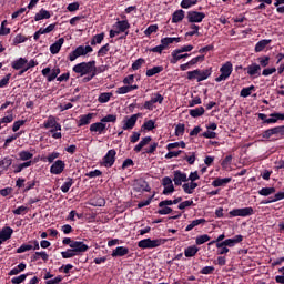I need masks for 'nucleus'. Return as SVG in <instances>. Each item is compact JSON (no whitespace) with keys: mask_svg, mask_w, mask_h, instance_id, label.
I'll return each mask as SVG.
<instances>
[{"mask_svg":"<svg viewBox=\"0 0 284 284\" xmlns=\"http://www.w3.org/2000/svg\"><path fill=\"white\" fill-rule=\"evenodd\" d=\"M103 39H105V33L95 34L91 40V45L103 43Z\"/></svg>","mask_w":284,"mask_h":284,"instance_id":"nucleus-42","label":"nucleus"},{"mask_svg":"<svg viewBox=\"0 0 284 284\" xmlns=\"http://www.w3.org/2000/svg\"><path fill=\"white\" fill-rule=\"evenodd\" d=\"M284 136V125L275 126L263 132V139H270L271 136Z\"/></svg>","mask_w":284,"mask_h":284,"instance_id":"nucleus-9","label":"nucleus"},{"mask_svg":"<svg viewBox=\"0 0 284 284\" xmlns=\"http://www.w3.org/2000/svg\"><path fill=\"white\" fill-rule=\"evenodd\" d=\"M242 241L243 235H235L233 239H226L221 243H216V247H223V245H225L226 247H234L235 245H237V243H241Z\"/></svg>","mask_w":284,"mask_h":284,"instance_id":"nucleus-10","label":"nucleus"},{"mask_svg":"<svg viewBox=\"0 0 284 284\" xmlns=\"http://www.w3.org/2000/svg\"><path fill=\"white\" fill-rule=\"evenodd\" d=\"M63 170H65V162L62 160H57L51 166L50 172L51 174H63Z\"/></svg>","mask_w":284,"mask_h":284,"instance_id":"nucleus-13","label":"nucleus"},{"mask_svg":"<svg viewBox=\"0 0 284 284\" xmlns=\"http://www.w3.org/2000/svg\"><path fill=\"white\" fill-rule=\"evenodd\" d=\"M143 128H144V130H148L149 132L154 130L155 126H154L153 120H149V121L144 122Z\"/></svg>","mask_w":284,"mask_h":284,"instance_id":"nucleus-64","label":"nucleus"},{"mask_svg":"<svg viewBox=\"0 0 284 284\" xmlns=\"http://www.w3.org/2000/svg\"><path fill=\"white\" fill-rule=\"evenodd\" d=\"M183 19H185V11L183 9L176 10L172 14V23H181Z\"/></svg>","mask_w":284,"mask_h":284,"instance_id":"nucleus-27","label":"nucleus"},{"mask_svg":"<svg viewBox=\"0 0 284 284\" xmlns=\"http://www.w3.org/2000/svg\"><path fill=\"white\" fill-rule=\"evenodd\" d=\"M197 187L199 184L196 182H189L182 185V190L185 192V194H194V190Z\"/></svg>","mask_w":284,"mask_h":284,"instance_id":"nucleus-24","label":"nucleus"},{"mask_svg":"<svg viewBox=\"0 0 284 284\" xmlns=\"http://www.w3.org/2000/svg\"><path fill=\"white\" fill-rule=\"evenodd\" d=\"M116 161V151L111 149L103 158V165L104 168H112L114 162Z\"/></svg>","mask_w":284,"mask_h":284,"instance_id":"nucleus-11","label":"nucleus"},{"mask_svg":"<svg viewBox=\"0 0 284 284\" xmlns=\"http://www.w3.org/2000/svg\"><path fill=\"white\" fill-rule=\"evenodd\" d=\"M152 141L151 136L143 138L138 145L134 146V152H141L145 145H148Z\"/></svg>","mask_w":284,"mask_h":284,"instance_id":"nucleus-33","label":"nucleus"},{"mask_svg":"<svg viewBox=\"0 0 284 284\" xmlns=\"http://www.w3.org/2000/svg\"><path fill=\"white\" fill-rule=\"evenodd\" d=\"M187 19L190 23H201L205 19V14L199 11H190L187 13Z\"/></svg>","mask_w":284,"mask_h":284,"instance_id":"nucleus-16","label":"nucleus"},{"mask_svg":"<svg viewBox=\"0 0 284 284\" xmlns=\"http://www.w3.org/2000/svg\"><path fill=\"white\" fill-rule=\"evenodd\" d=\"M32 244H22L20 247L17 248V254H23V252H30V250H41L39 245V241H33Z\"/></svg>","mask_w":284,"mask_h":284,"instance_id":"nucleus-17","label":"nucleus"},{"mask_svg":"<svg viewBox=\"0 0 284 284\" xmlns=\"http://www.w3.org/2000/svg\"><path fill=\"white\" fill-rule=\"evenodd\" d=\"M60 74H61V69L59 67H55L53 69H50V67H47L42 70V77H45L49 83L54 81V79H59L58 77Z\"/></svg>","mask_w":284,"mask_h":284,"instance_id":"nucleus-6","label":"nucleus"},{"mask_svg":"<svg viewBox=\"0 0 284 284\" xmlns=\"http://www.w3.org/2000/svg\"><path fill=\"white\" fill-rule=\"evenodd\" d=\"M22 125H26V120L16 121L12 125V132H19Z\"/></svg>","mask_w":284,"mask_h":284,"instance_id":"nucleus-62","label":"nucleus"},{"mask_svg":"<svg viewBox=\"0 0 284 284\" xmlns=\"http://www.w3.org/2000/svg\"><path fill=\"white\" fill-rule=\"evenodd\" d=\"M9 114L0 119V126L7 125L8 123H12L14 121V114H12V111L8 112Z\"/></svg>","mask_w":284,"mask_h":284,"instance_id":"nucleus-41","label":"nucleus"},{"mask_svg":"<svg viewBox=\"0 0 284 284\" xmlns=\"http://www.w3.org/2000/svg\"><path fill=\"white\" fill-rule=\"evenodd\" d=\"M63 43H65V39L60 38L53 44H51L50 45L51 54H59V52H61V48L63 47Z\"/></svg>","mask_w":284,"mask_h":284,"instance_id":"nucleus-23","label":"nucleus"},{"mask_svg":"<svg viewBox=\"0 0 284 284\" xmlns=\"http://www.w3.org/2000/svg\"><path fill=\"white\" fill-rule=\"evenodd\" d=\"M12 234H14V230H12L10 226H4L0 231V239L3 243H6V241H10V239H12Z\"/></svg>","mask_w":284,"mask_h":284,"instance_id":"nucleus-21","label":"nucleus"},{"mask_svg":"<svg viewBox=\"0 0 284 284\" xmlns=\"http://www.w3.org/2000/svg\"><path fill=\"white\" fill-rule=\"evenodd\" d=\"M72 185H74V180L72 178H68L61 186V192H63V194H68V192H70V187H72Z\"/></svg>","mask_w":284,"mask_h":284,"instance_id":"nucleus-34","label":"nucleus"},{"mask_svg":"<svg viewBox=\"0 0 284 284\" xmlns=\"http://www.w3.org/2000/svg\"><path fill=\"white\" fill-rule=\"evenodd\" d=\"M181 43V38H162L161 44L163 45L164 50L168 45H172V43Z\"/></svg>","mask_w":284,"mask_h":284,"instance_id":"nucleus-32","label":"nucleus"},{"mask_svg":"<svg viewBox=\"0 0 284 284\" xmlns=\"http://www.w3.org/2000/svg\"><path fill=\"white\" fill-rule=\"evenodd\" d=\"M163 95L161 94V93H152V95H151V102H153V104L154 103H163Z\"/></svg>","mask_w":284,"mask_h":284,"instance_id":"nucleus-53","label":"nucleus"},{"mask_svg":"<svg viewBox=\"0 0 284 284\" xmlns=\"http://www.w3.org/2000/svg\"><path fill=\"white\" fill-rule=\"evenodd\" d=\"M173 181L175 185H183V183H187L189 181L187 174L176 170L173 172Z\"/></svg>","mask_w":284,"mask_h":284,"instance_id":"nucleus-15","label":"nucleus"},{"mask_svg":"<svg viewBox=\"0 0 284 284\" xmlns=\"http://www.w3.org/2000/svg\"><path fill=\"white\" fill-rule=\"evenodd\" d=\"M274 192H276V189L274 187H263L258 191V194L261 196H270V194H274Z\"/></svg>","mask_w":284,"mask_h":284,"instance_id":"nucleus-45","label":"nucleus"},{"mask_svg":"<svg viewBox=\"0 0 284 284\" xmlns=\"http://www.w3.org/2000/svg\"><path fill=\"white\" fill-rule=\"evenodd\" d=\"M210 239H211L210 235L203 234L195 239V243H196V245H203V243H207V241H210Z\"/></svg>","mask_w":284,"mask_h":284,"instance_id":"nucleus-49","label":"nucleus"},{"mask_svg":"<svg viewBox=\"0 0 284 284\" xmlns=\"http://www.w3.org/2000/svg\"><path fill=\"white\" fill-rule=\"evenodd\" d=\"M199 253V247L196 246H189L184 250V255L186 256V258H192V256H196V254Z\"/></svg>","mask_w":284,"mask_h":284,"instance_id":"nucleus-37","label":"nucleus"},{"mask_svg":"<svg viewBox=\"0 0 284 284\" xmlns=\"http://www.w3.org/2000/svg\"><path fill=\"white\" fill-rule=\"evenodd\" d=\"M145 63V59L139 58L132 63V70H140L141 65Z\"/></svg>","mask_w":284,"mask_h":284,"instance_id":"nucleus-60","label":"nucleus"},{"mask_svg":"<svg viewBox=\"0 0 284 284\" xmlns=\"http://www.w3.org/2000/svg\"><path fill=\"white\" fill-rule=\"evenodd\" d=\"M244 70H246L248 77H258L261 74V65L256 62L250 64Z\"/></svg>","mask_w":284,"mask_h":284,"instance_id":"nucleus-20","label":"nucleus"},{"mask_svg":"<svg viewBox=\"0 0 284 284\" xmlns=\"http://www.w3.org/2000/svg\"><path fill=\"white\" fill-rule=\"evenodd\" d=\"M139 113L125 116L122 121V130H133L134 125H136V121H139Z\"/></svg>","mask_w":284,"mask_h":284,"instance_id":"nucleus-8","label":"nucleus"},{"mask_svg":"<svg viewBox=\"0 0 284 284\" xmlns=\"http://www.w3.org/2000/svg\"><path fill=\"white\" fill-rule=\"evenodd\" d=\"M257 61L260 63V67H262V68H267V65H270V57H267V55L260 57L257 59Z\"/></svg>","mask_w":284,"mask_h":284,"instance_id":"nucleus-56","label":"nucleus"},{"mask_svg":"<svg viewBox=\"0 0 284 284\" xmlns=\"http://www.w3.org/2000/svg\"><path fill=\"white\" fill-rule=\"evenodd\" d=\"M185 134V124L179 123L175 126V136H183Z\"/></svg>","mask_w":284,"mask_h":284,"instance_id":"nucleus-51","label":"nucleus"},{"mask_svg":"<svg viewBox=\"0 0 284 284\" xmlns=\"http://www.w3.org/2000/svg\"><path fill=\"white\" fill-rule=\"evenodd\" d=\"M255 90H256V87L254 85L243 88L240 92V97H243V99H247V97H250L252 92H254Z\"/></svg>","mask_w":284,"mask_h":284,"instance_id":"nucleus-40","label":"nucleus"},{"mask_svg":"<svg viewBox=\"0 0 284 284\" xmlns=\"http://www.w3.org/2000/svg\"><path fill=\"white\" fill-rule=\"evenodd\" d=\"M106 130H108V124L103 123L102 120H100V122H95L90 125V132H95V134H105Z\"/></svg>","mask_w":284,"mask_h":284,"instance_id":"nucleus-14","label":"nucleus"},{"mask_svg":"<svg viewBox=\"0 0 284 284\" xmlns=\"http://www.w3.org/2000/svg\"><path fill=\"white\" fill-rule=\"evenodd\" d=\"M12 165V159L10 158H4L0 161V168H3V170H8Z\"/></svg>","mask_w":284,"mask_h":284,"instance_id":"nucleus-55","label":"nucleus"},{"mask_svg":"<svg viewBox=\"0 0 284 284\" xmlns=\"http://www.w3.org/2000/svg\"><path fill=\"white\" fill-rule=\"evenodd\" d=\"M234 71V65L232 62L227 61L220 68L221 74L215 78L216 83H221V81H227L230 77H232V72Z\"/></svg>","mask_w":284,"mask_h":284,"instance_id":"nucleus-3","label":"nucleus"},{"mask_svg":"<svg viewBox=\"0 0 284 284\" xmlns=\"http://www.w3.org/2000/svg\"><path fill=\"white\" fill-rule=\"evenodd\" d=\"M159 30V26L156 24H151L149 26L145 31H144V34L145 37H150L151 34H154V32H156Z\"/></svg>","mask_w":284,"mask_h":284,"instance_id":"nucleus-52","label":"nucleus"},{"mask_svg":"<svg viewBox=\"0 0 284 284\" xmlns=\"http://www.w3.org/2000/svg\"><path fill=\"white\" fill-rule=\"evenodd\" d=\"M112 99V92L101 93L98 98L99 103H108Z\"/></svg>","mask_w":284,"mask_h":284,"instance_id":"nucleus-43","label":"nucleus"},{"mask_svg":"<svg viewBox=\"0 0 284 284\" xmlns=\"http://www.w3.org/2000/svg\"><path fill=\"white\" fill-rule=\"evenodd\" d=\"M92 119H94V113H88L80 116L78 121V128H83V125H90L92 123Z\"/></svg>","mask_w":284,"mask_h":284,"instance_id":"nucleus-22","label":"nucleus"},{"mask_svg":"<svg viewBox=\"0 0 284 284\" xmlns=\"http://www.w3.org/2000/svg\"><path fill=\"white\" fill-rule=\"evenodd\" d=\"M102 123H114L116 121V114H108L101 119Z\"/></svg>","mask_w":284,"mask_h":284,"instance_id":"nucleus-54","label":"nucleus"},{"mask_svg":"<svg viewBox=\"0 0 284 284\" xmlns=\"http://www.w3.org/2000/svg\"><path fill=\"white\" fill-rule=\"evenodd\" d=\"M160 245H163V240L144 239L138 242L140 250H154V247H160Z\"/></svg>","mask_w":284,"mask_h":284,"instance_id":"nucleus-4","label":"nucleus"},{"mask_svg":"<svg viewBox=\"0 0 284 284\" xmlns=\"http://www.w3.org/2000/svg\"><path fill=\"white\" fill-rule=\"evenodd\" d=\"M163 70V67H153L152 69L146 70V77H154V74H160Z\"/></svg>","mask_w":284,"mask_h":284,"instance_id":"nucleus-48","label":"nucleus"},{"mask_svg":"<svg viewBox=\"0 0 284 284\" xmlns=\"http://www.w3.org/2000/svg\"><path fill=\"white\" fill-rule=\"evenodd\" d=\"M8 26V21L4 20L1 23V28H0V37H6V34H10V28L6 27Z\"/></svg>","mask_w":284,"mask_h":284,"instance_id":"nucleus-47","label":"nucleus"},{"mask_svg":"<svg viewBox=\"0 0 284 284\" xmlns=\"http://www.w3.org/2000/svg\"><path fill=\"white\" fill-rule=\"evenodd\" d=\"M171 60L170 63H172L173 65L179 63V61H181V59H187V57H190L189 53H184L179 51L178 49L173 50L171 53Z\"/></svg>","mask_w":284,"mask_h":284,"instance_id":"nucleus-19","label":"nucleus"},{"mask_svg":"<svg viewBox=\"0 0 284 284\" xmlns=\"http://www.w3.org/2000/svg\"><path fill=\"white\" fill-rule=\"evenodd\" d=\"M197 1L196 0H182L181 1V8H184L187 10L189 8H192V6H196Z\"/></svg>","mask_w":284,"mask_h":284,"instance_id":"nucleus-50","label":"nucleus"},{"mask_svg":"<svg viewBox=\"0 0 284 284\" xmlns=\"http://www.w3.org/2000/svg\"><path fill=\"white\" fill-rule=\"evenodd\" d=\"M168 150H174L176 148H185V142L181 141V142H174V143H170L168 144Z\"/></svg>","mask_w":284,"mask_h":284,"instance_id":"nucleus-63","label":"nucleus"},{"mask_svg":"<svg viewBox=\"0 0 284 284\" xmlns=\"http://www.w3.org/2000/svg\"><path fill=\"white\" fill-rule=\"evenodd\" d=\"M61 256L62 258H74V256H78V255L74 252V250L71 247V248H68L67 251H62Z\"/></svg>","mask_w":284,"mask_h":284,"instance_id":"nucleus-44","label":"nucleus"},{"mask_svg":"<svg viewBox=\"0 0 284 284\" xmlns=\"http://www.w3.org/2000/svg\"><path fill=\"white\" fill-rule=\"evenodd\" d=\"M26 278H28V274H22L20 276L12 277L11 283L12 284H21V283H23V281H26Z\"/></svg>","mask_w":284,"mask_h":284,"instance_id":"nucleus-57","label":"nucleus"},{"mask_svg":"<svg viewBox=\"0 0 284 284\" xmlns=\"http://www.w3.org/2000/svg\"><path fill=\"white\" fill-rule=\"evenodd\" d=\"M272 43V40H261L255 44V52H263L265 48H267V45H270Z\"/></svg>","mask_w":284,"mask_h":284,"instance_id":"nucleus-29","label":"nucleus"},{"mask_svg":"<svg viewBox=\"0 0 284 284\" xmlns=\"http://www.w3.org/2000/svg\"><path fill=\"white\" fill-rule=\"evenodd\" d=\"M232 182V178H217L212 182L213 187H221Z\"/></svg>","mask_w":284,"mask_h":284,"instance_id":"nucleus-28","label":"nucleus"},{"mask_svg":"<svg viewBox=\"0 0 284 284\" xmlns=\"http://www.w3.org/2000/svg\"><path fill=\"white\" fill-rule=\"evenodd\" d=\"M71 247L73 252L77 253L78 256H81V254L85 253L87 250H90V246H88V244L81 241H74L71 244Z\"/></svg>","mask_w":284,"mask_h":284,"instance_id":"nucleus-12","label":"nucleus"},{"mask_svg":"<svg viewBox=\"0 0 284 284\" xmlns=\"http://www.w3.org/2000/svg\"><path fill=\"white\" fill-rule=\"evenodd\" d=\"M43 128L49 130V132H61V125L57 122V118L54 115H49L48 119L43 123Z\"/></svg>","mask_w":284,"mask_h":284,"instance_id":"nucleus-5","label":"nucleus"},{"mask_svg":"<svg viewBox=\"0 0 284 284\" xmlns=\"http://www.w3.org/2000/svg\"><path fill=\"white\" fill-rule=\"evenodd\" d=\"M207 221L205 219H197L193 220L185 229V232H192L194 227H197V225H203V223H206Z\"/></svg>","mask_w":284,"mask_h":284,"instance_id":"nucleus-31","label":"nucleus"},{"mask_svg":"<svg viewBox=\"0 0 284 284\" xmlns=\"http://www.w3.org/2000/svg\"><path fill=\"white\" fill-rule=\"evenodd\" d=\"M26 41H28V38L21 34H17L13 39L14 45H19V43H26Z\"/></svg>","mask_w":284,"mask_h":284,"instance_id":"nucleus-61","label":"nucleus"},{"mask_svg":"<svg viewBox=\"0 0 284 284\" xmlns=\"http://www.w3.org/2000/svg\"><path fill=\"white\" fill-rule=\"evenodd\" d=\"M230 216L236 217V216H252L254 214V209L252 206L243 207V209H233L229 212Z\"/></svg>","mask_w":284,"mask_h":284,"instance_id":"nucleus-7","label":"nucleus"},{"mask_svg":"<svg viewBox=\"0 0 284 284\" xmlns=\"http://www.w3.org/2000/svg\"><path fill=\"white\" fill-rule=\"evenodd\" d=\"M13 214H16V216H21V214H28V206H19L18 209L13 210Z\"/></svg>","mask_w":284,"mask_h":284,"instance_id":"nucleus-58","label":"nucleus"},{"mask_svg":"<svg viewBox=\"0 0 284 284\" xmlns=\"http://www.w3.org/2000/svg\"><path fill=\"white\" fill-rule=\"evenodd\" d=\"M108 52H110V44L106 43L100 48V50L98 51V57H105Z\"/></svg>","mask_w":284,"mask_h":284,"instance_id":"nucleus-59","label":"nucleus"},{"mask_svg":"<svg viewBox=\"0 0 284 284\" xmlns=\"http://www.w3.org/2000/svg\"><path fill=\"white\" fill-rule=\"evenodd\" d=\"M28 64V60L24 58H19L18 60L12 62L13 70H21L22 68H26Z\"/></svg>","mask_w":284,"mask_h":284,"instance_id":"nucleus-30","label":"nucleus"},{"mask_svg":"<svg viewBox=\"0 0 284 284\" xmlns=\"http://www.w3.org/2000/svg\"><path fill=\"white\" fill-rule=\"evenodd\" d=\"M162 185L164 187L163 194L168 195L174 192V183H172L170 176H165L162 179Z\"/></svg>","mask_w":284,"mask_h":284,"instance_id":"nucleus-18","label":"nucleus"},{"mask_svg":"<svg viewBox=\"0 0 284 284\" xmlns=\"http://www.w3.org/2000/svg\"><path fill=\"white\" fill-rule=\"evenodd\" d=\"M39 258H42V261L47 262L48 258H50V255H48V253L44 252V251L36 252V253L32 255V261H39Z\"/></svg>","mask_w":284,"mask_h":284,"instance_id":"nucleus-39","label":"nucleus"},{"mask_svg":"<svg viewBox=\"0 0 284 284\" xmlns=\"http://www.w3.org/2000/svg\"><path fill=\"white\" fill-rule=\"evenodd\" d=\"M50 11L41 9L34 17V21H42V19H50Z\"/></svg>","mask_w":284,"mask_h":284,"instance_id":"nucleus-36","label":"nucleus"},{"mask_svg":"<svg viewBox=\"0 0 284 284\" xmlns=\"http://www.w3.org/2000/svg\"><path fill=\"white\" fill-rule=\"evenodd\" d=\"M130 253V250L125 246H118L115 250H113L111 256L115 258L116 256H125Z\"/></svg>","mask_w":284,"mask_h":284,"instance_id":"nucleus-26","label":"nucleus"},{"mask_svg":"<svg viewBox=\"0 0 284 284\" xmlns=\"http://www.w3.org/2000/svg\"><path fill=\"white\" fill-rule=\"evenodd\" d=\"M212 74V72L210 70H205V71H200L197 73V81H205V79H207L210 75Z\"/></svg>","mask_w":284,"mask_h":284,"instance_id":"nucleus-46","label":"nucleus"},{"mask_svg":"<svg viewBox=\"0 0 284 284\" xmlns=\"http://www.w3.org/2000/svg\"><path fill=\"white\" fill-rule=\"evenodd\" d=\"M97 71V61L92 60L89 62H81L73 67V72L80 74V77H85V74H91V72Z\"/></svg>","mask_w":284,"mask_h":284,"instance_id":"nucleus-1","label":"nucleus"},{"mask_svg":"<svg viewBox=\"0 0 284 284\" xmlns=\"http://www.w3.org/2000/svg\"><path fill=\"white\" fill-rule=\"evenodd\" d=\"M18 156H19L20 161H31V159L34 156V153H32L30 151H20L18 153Z\"/></svg>","mask_w":284,"mask_h":284,"instance_id":"nucleus-38","label":"nucleus"},{"mask_svg":"<svg viewBox=\"0 0 284 284\" xmlns=\"http://www.w3.org/2000/svg\"><path fill=\"white\" fill-rule=\"evenodd\" d=\"M114 28H116L119 32H125L126 30H130V22L128 20L118 21L115 22Z\"/></svg>","mask_w":284,"mask_h":284,"instance_id":"nucleus-25","label":"nucleus"},{"mask_svg":"<svg viewBox=\"0 0 284 284\" xmlns=\"http://www.w3.org/2000/svg\"><path fill=\"white\" fill-rule=\"evenodd\" d=\"M94 52L91 45H79L75 50L69 53V61H77L79 57H88V54Z\"/></svg>","mask_w":284,"mask_h":284,"instance_id":"nucleus-2","label":"nucleus"},{"mask_svg":"<svg viewBox=\"0 0 284 284\" xmlns=\"http://www.w3.org/2000/svg\"><path fill=\"white\" fill-rule=\"evenodd\" d=\"M189 114L190 116H193V119H196L197 116H203V114H205V109L203 106L191 109Z\"/></svg>","mask_w":284,"mask_h":284,"instance_id":"nucleus-35","label":"nucleus"}]
</instances>
